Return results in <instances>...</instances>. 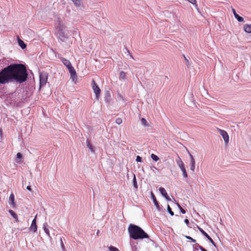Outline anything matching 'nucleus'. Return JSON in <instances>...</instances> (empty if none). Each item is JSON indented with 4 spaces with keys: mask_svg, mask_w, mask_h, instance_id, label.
<instances>
[{
    "mask_svg": "<svg viewBox=\"0 0 251 251\" xmlns=\"http://www.w3.org/2000/svg\"><path fill=\"white\" fill-rule=\"evenodd\" d=\"M178 166H179V168L180 169L181 171L185 168V165L184 163L182 164H181V165Z\"/></svg>",
    "mask_w": 251,
    "mask_h": 251,
    "instance_id": "35",
    "label": "nucleus"
},
{
    "mask_svg": "<svg viewBox=\"0 0 251 251\" xmlns=\"http://www.w3.org/2000/svg\"><path fill=\"white\" fill-rule=\"evenodd\" d=\"M22 153H21L20 152H18L17 154V157L18 158H21L22 157Z\"/></svg>",
    "mask_w": 251,
    "mask_h": 251,
    "instance_id": "36",
    "label": "nucleus"
},
{
    "mask_svg": "<svg viewBox=\"0 0 251 251\" xmlns=\"http://www.w3.org/2000/svg\"><path fill=\"white\" fill-rule=\"evenodd\" d=\"M186 238L187 239H189L190 240H191L192 242H194V243H195L196 242V240L193 239L192 237H191L190 236H186Z\"/></svg>",
    "mask_w": 251,
    "mask_h": 251,
    "instance_id": "33",
    "label": "nucleus"
},
{
    "mask_svg": "<svg viewBox=\"0 0 251 251\" xmlns=\"http://www.w3.org/2000/svg\"><path fill=\"white\" fill-rule=\"evenodd\" d=\"M232 12H233V13L234 16H235V15L237 14V13L236 12L234 8H232Z\"/></svg>",
    "mask_w": 251,
    "mask_h": 251,
    "instance_id": "39",
    "label": "nucleus"
},
{
    "mask_svg": "<svg viewBox=\"0 0 251 251\" xmlns=\"http://www.w3.org/2000/svg\"><path fill=\"white\" fill-rule=\"evenodd\" d=\"M181 171L182 172L183 177L184 178H187L188 177V175H187L186 169L185 168V169H183L182 170H181Z\"/></svg>",
    "mask_w": 251,
    "mask_h": 251,
    "instance_id": "26",
    "label": "nucleus"
},
{
    "mask_svg": "<svg viewBox=\"0 0 251 251\" xmlns=\"http://www.w3.org/2000/svg\"><path fill=\"white\" fill-rule=\"evenodd\" d=\"M86 144L87 147L91 150V151L93 152L95 151L94 147L91 144L90 141L88 139L86 140Z\"/></svg>",
    "mask_w": 251,
    "mask_h": 251,
    "instance_id": "13",
    "label": "nucleus"
},
{
    "mask_svg": "<svg viewBox=\"0 0 251 251\" xmlns=\"http://www.w3.org/2000/svg\"><path fill=\"white\" fill-rule=\"evenodd\" d=\"M234 17L240 22L244 21V18L240 16L238 14L235 15Z\"/></svg>",
    "mask_w": 251,
    "mask_h": 251,
    "instance_id": "22",
    "label": "nucleus"
},
{
    "mask_svg": "<svg viewBox=\"0 0 251 251\" xmlns=\"http://www.w3.org/2000/svg\"><path fill=\"white\" fill-rule=\"evenodd\" d=\"M122 119L120 118H117L116 120V123L118 125H120L122 123Z\"/></svg>",
    "mask_w": 251,
    "mask_h": 251,
    "instance_id": "32",
    "label": "nucleus"
},
{
    "mask_svg": "<svg viewBox=\"0 0 251 251\" xmlns=\"http://www.w3.org/2000/svg\"><path fill=\"white\" fill-rule=\"evenodd\" d=\"M136 160L137 162H141L142 161V158L140 156H137L136 157Z\"/></svg>",
    "mask_w": 251,
    "mask_h": 251,
    "instance_id": "34",
    "label": "nucleus"
},
{
    "mask_svg": "<svg viewBox=\"0 0 251 251\" xmlns=\"http://www.w3.org/2000/svg\"><path fill=\"white\" fill-rule=\"evenodd\" d=\"M176 161L178 166H180V165H181V164H182L184 163L182 161V159L179 156L178 157V159L176 160Z\"/></svg>",
    "mask_w": 251,
    "mask_h": 251,
    "instance_id": "29",
    "label": "nucleus"
},
{
    "mask_svg": "<svg viewBox=\"0 0 251 251\" xmlns=\"http://www.w3.org/2000/svg\"><path fill=\"white\" fill-rule=\"evenodd\" d=\"M133 185H134V187L135 188H138V185H137V181H136V177H135V175H134V177H133Z\"/></svg>",
    "mask_w": 251,
    "mask_h": 251,
    "instance_id": "27",
    "label": "nucleus"
},
{
    "mask_svg": "<svg viewBox=\"0 0 251 251\" xmlns=\"http://www.w3.org/2000/svg\"><path fill=\"white\" fill-rule=\"evenodd\" d=\"M9 212L10 215L16 220L17 222L18 221V216L12 210H9Z\"/></svg>",
    "mask_w": 251,
    "mask_h": 251,
    "instance_id": "16",
    "label": "nucleus"
},
{
    "mask_svg": "<svg viewBox=\"0 0 251 251\" xmlns=\"http://www.w3.org/2000/svg\"><path fill=\"white\" fill-rule=\"evenodd\" d=\"M141 122L145 126H148L147 121L145 118L141 119Z\"/></svg>",
    "mask_w": 251,
    "mask_h": 251,
    "instance_id": "30",
    "label": "nucleus"
},
{
    "mask_svg": "<svg viewBox=\"0 0 251 251\" xmlns=\"http://www.w3.org/2000/svg\"><path fill=\"white\" fill-rule=\"evenodd\" d=\"M151 198H152V199L153 200L154 205H155L156 208L158 209H159V203L155 198V196H154V195L153 194V193L152 192L151 193Z\"/></svg>",
    "mask_w": 251,
    "mask_h": 251,
    "instance_id": "11",
    "label": "nucleus"
},
{
    "mask_svg": "<svg viewBox=\"0 0 251 251\" xmlns=\"http://www.w3.org/2000/svg\"><path fill=\"white\" fill-rule=\"evenodd\" d=\"M244 30L248 33H251V24H245L244 25Z\"/></svg>",
    "mask_w": 251,
    "mask_h": 251,
    "instance_id": "12",
    "label": "nucleus"
},
{
    "mask_svg": "<svg viewBox=\"0 0 251 251\" xmlns=\"http://www.w3.org/2000/svg\"><path fill=\"white\" fill-rule=\"evenodd\" d=\"M184 223L187 225L188 226L189 224V220L187 219H185L184 220Z\"/></svg>",
    "mask_w": 251,
    "mask_h": 251,
    "instance_id": "37",
    "label": "nucleus"
},
{
    "mask_svg": "<svg viewBox=\"0 0 251 251\" xmlns=\"http://www.w3.org/2000/svg\"><path fill=\"white\" fill-rule=\"evenodd\" d=\"M189 156H190V157L191 158V160H192L193 159H194L193 156V155L191 153H189Z\"/></svg>",
    "mask_w": 251,
    "mask_h": 251,
    "instance_id": "41",
    "label": "nucleus"
},
{
    "mask_svg": "<svg viewBox=\"0 0 251 251\" xmlns=\"http://www.w3.org/2000/svg\"><path fill=\"white\" fill-rule=\"evenodd\" d=\"M128 230L130 237L133 239L149 238L148 235L141 227L136 225H130Z\"/></svg>",
    "mask_w": 251,
    "mask_h": 251,
    "instance_id": "2",
    "label": "nucleus"
},
{
    "mask_svg": "<svg viewBox=\"0 0 251 251\" xmlns=\"http://www.w3.org/2000/svg\"><path fill=\"white\" fill-rule=\"evenodd\" d=\"M36 217H37V215L35 216V218L32 221L31 225L30 227V229L32 231H33V232H36L37 231V225L36 224Z\"/></svg>",
    "mask_w": 251,
    "mask_h": 251,
    "instance_id": "10",
    "label": "nucleus"
},
{
    "mask_svg": "<svg viewBox=\"0 0 251 251\" xmlns=\"http://www.w3.org/2000/svg\"><path fill=\"white\" fill-rule=\"evenodd\" d=\"M197 247H198L201 250V248H203L202 247H201V246L199 245H198L197 246Z\"/></svg>",
    "mask_w": 251,
    "mask_h": 251,
    "instance_id": "42",
    "label": "nucleus"
},
{
    "mask_svg": "<svg viewBox=\"0 0 251 251\" xmlns=\"http://www.w3.org/2000/svg\"><path fill=\"white\" fill-rule=\"evenodd\" d=\"M74 4L77 7H79L81 5L82 3V0H71Z\"/></svg>",
    "mask_w": 251,
    "mask_h": 251,
    "instance_id": "17",
    "label": "nucleus"
},
{
    "mask_svg": "<svg viewBox=\"0 0 251 251\" xmlns=\"http://www.w3.org/2000/svg\"><path fill=\"white\" fill-rule=\"evenodd\" d=\"M71 78L72 79V81H74L75 83H76L77 81V76H76V74H72L71 75Z\"/></svg>",
    "mask_w": 251,
    "mask_h": 251,
    "instance_id": "21",
    "label": "nucleus"
},
{
    "mask_svg": "<svg viewBox=\"0 0 251 251\" xmlns=\"http://www.w3.org/2000/svg\"><path fill=\"white\" fill-rule=\"evenodd\" d=\"M126 77V73L124 71H121L120 73L119 78L120 80H124Z\"/></svg>",
    "mask_w": 251,
    "mask_h": 251,
    "instance_id": "18",
    "label": "nucleus"
},
{
    "mask_svg": "<svg viewBox=\"0 0 251 251\" xmlns=\"http://www.w3.org/2000/svg\"><path fill=\"white\" fill-rule=\"evenodd\" d=\"M60 60L62 62V63H63V64L66 66V67L69 69L70 67H71L72 65L70 62V61L67 59H65V58L64 57H61L60 58Z\"/></svg>",
    "mask_w": 251,
    "mask_h": 251,
    "instance_id": "9",
    "label": "nucleus"
},
{
    "mask_svg": "<svg viewBox=\"0 0 251 251\" xmlns=\"http://www.w3.org/2000/svg\"><path fill=\"white\" fill-rule=\"evenodd\" d=\"M18 41L19 45L21 47V48L22 49H24L26 48V45L23 40H22L19 38H18Z\"/></svg>",
    "mask_w": 251,
    "mask_h": 251,
    "instance_id": "14",
    "label": "nucleus"
},
{
    "mask_svg": "<svg viewBox=\"0 0 251 251\" xmlns=\"http://www.w3.org/2000/svg\"><path fill=\"white\" fill-rule=\"evenodd\" d=\"M40 89L44 86L47 83L48 79V74L46 72L40 73L39 75Z\"/></svg>",
    "mask_w": 251,
    "mask_h": 251,
    "instance_id": "4",
    "label": "nucleus"
},
{
    "mask_svg": "<svg viewBox=\"0 0 251 251\" xmlns=\"http://www.w3.org/2000/svg\"><path fill=\"white\" fill-rule=\"evenodd\" d=\"M151 158L155 161H157L159 160V157L153 153H152L151 154Z\"/></svg>",
    "mask_w": 251,
    "mask_h": 251,
    "instance_id": "25",
    "label": "nucleus"
},
{
    "mask_svg": "<svg viewBox=\"0 0 251 251\" xmlns=\"http://www.w3.org/2000/svg\"><path fill=\"white\" fill-rule=\"evenodd\" d=\"M28 78L26 68L23 64H13L0 71V84H5L16 81L19 83L25 82Z\"/></svg>",
    "mask_w": 251,
    "mask_h": 251,
    "instance_id": "1",
    "label": "nucleus"
},
{
    "mask_svg": "<svg viewBox=\"0 0 251 251\" xmlns=\"http://www.w3.org/2000/svg\"><path fill=\"white\" fill-rule=\"evenodd\" d=\"M68 69V70L69 71V73H70V75H72V74L75 75V74L76 73L75 69H74V68L72 66L71 67H70Z\"/></svg>",
    "mask_w": 251,
    "mask_h": 251,
    "instance_id": "20",
    "label": "nucleus"
},
{
    "mask_svg": "<svg viewBox=\"0 0 251 251\" xmlns=\"http://www.w3.org/2000/svg\"><path fill=\"white\" fill-rule=\"evenodd\" d=\"M91 85L92 89L96 94V99L97 100H98L101 91L94 79L92 80Z\"/></svg>",
    "mask_w": 251,
    "mask_h": 251,
    "instance_id": "5",
    "label": "nucleus"
},
{
    "mask_svg": "<svg viewBox=\"0 0 251 251\" xmlns=\"http://www.w3.org/2000/svg\"><path fill=\"white\" fill-rule=\"evenodd\" d=\"M44 230L45 233L49 236H50V231L49 229L46 227L45 225H44Z\"/></svg>",
    "mask_w": 251,
    "mask_h": 251,
    "instance_id": "31",
    "label": "nucleus"
},
{
    "mask_svg": "<svg viewBox=\"0 0 251 251\" xmlns=\"http://www.w3.org/2000/svg\"><path fill=\"white\" fill-rule=\"evenodd\" d=\"M9 200L10 201H11L12 204L13 206L14 207L15 206V202H14L15 197H14V194L13 193L10 194V195L9 196Z\"/></svg>",
    "mask_w": 251,
    "mask_h": 251,
    "instance_id": "15",
    "label": "nucleus"
},
{
    "mask_svg": "<svg viewBox=\"0 0 251 251\" xmlns=\"http://www.w3.org/2000/svg\"><path fill=\"white\" fill-rule=\"evenodd\" d=\"M184 58H185V61H186V65H189V62L188 60L185 56H184Z\"/></svg>",
    "mask_w": 251,
    "mask_h": 251,
    "instance_id": "38",
    "label": "nucleus"
},
{
    "mask_svg": "<svg viewBox=\"0 0 251 251\" xmlns=\"http://www.w3.org/2000/svg\"><path fill=\"white\" fill-rule=\"evenodd\" d=\"M198 228L201 234L204 235L213 245H215L214 242L213 241V239L207 234V233L205 232L199 226Z\"/></svg>",
    "mask_w": 251,
    "mask_h": 251,
    "instance_id": "7",
    "label": "nucleus"
},
{
    "mask_svg": "<svg viewBox=\"0 0 251 251\" xmlns=\"http://www.w3.org/2000/svg\"><path fill=\"white\" fill-rule=\"evenodd\" d=\"M159 191L161 194L165 198L167 201H171V198L168 196L166 190L163 187H160L159 189Z\"/></svg>",
    "mask_w": 251,
    "mask_h": 251,
    "instance_id": "8",
    "label": "nucleus"
},
{
    "mask_svg": "<svg viewBox=\"0 0 251 251\" xmlns=\"http://www.w3.org/2000/svg\"><path fill=\"white\" fill-rule=\"evenodd\" d=\"M26 189L29 191H31V188L30 186H27L26 187Z\"/></svg>",
    "mask_w": 251,
    "mask_h": 251,
    "instance_id": "40",
    "label": "nucleus"
},
{
    "mask_svg": "<svg viewBox=\"0 0 251 251\" xmlns=\"http://www.w3.org/2000/svg\"><path fill=\"white\" fill-rule=\"evenodd\" d=\"M130 57H131L132 58H133V57L132 56V55H130Z\"/></svg>",
    "mask_w": 251,
    "mask_h": 251,
    "instance_id": "44",
    "label": "nucleus"
},
{
    "mask_svg": "<svg viewBox=\"0 0 251 251\" xmlns=\"http://www.w3.org/2000/svg\"><path fill=\"white\" fill-rule=\"evenodd\" d=\"M167 211H168V212L170 214V215L171 216L174 215V212L172 210L171 208L170 207V206L169 205L167 206Z\"/></svg>",
    "mask_w": 251,
    "mask_h": 251,
    "instance_id": "28",
    "label": "nucleus"
},
{
    "mask_svg": "<svg viewBox=\"0 0 251 251\" xmlns=\"http://www.w3.org/2000/svg\"><path fill=\"white\" fill-rule=\"evenodd\" d=\"M66 28V27L65 25L61 21L58 22L55 27V35L62 42H64L68 37L67 34L65 32Z\"/></svg>",
    "mask_w": 251,
    "mask_h": 251,
    "instance_id": "3",
    "label": "nucleus"
},
{
    "mask_svg": "<svg viewBox=\"0 0 251 251\" xmlns=\"http://www.w3.org/2000/svg\"><path fill=\"white\" fill-rule=\"evenodd\" d=\"M176 205L182 214H185L186 213V211L179 205L178 203H176Z\"/></svg>",
    "mask_w": 251,
    "mask_h": 251,
    "instance_id": "23",
    "label": "nucleus"
},
{
    "mask_svg": "<svg viewBox=\"0 0 251 251\" xmlns=\"http://www.w3.org/2000/svg\"><path fill=\"white\" fill-rule=\"evenodd\" d=\"M201 251H207L204 248H201Z\"/></svg>",
    "mask_w": 251,
    "mask_h": 251,
    "instance_id": "43",
    "label": "nucleus"
},
{
    "mask_svg": "<svg viewBox=\"0 0 251 251\" xmlns=\"http://www.w3.org/2000/svg\"><path fill=\"white\" fill-rule=\"evenodd\" d=\"M218 130L220 132V134L223 137L225 142L226 143H227L229 141V136L227 134V133L224 130L218 129Z\"/></svg>",
    "mask_w": 251,
    "mask_h": 251,
    "instance_id": "6",
    "label": "nucleus"
},
{
    "mask_svg": "<svg viewBox=\"0 0 251 251\" xmlns=\"http://www.w3.org/2000/svg\"><path fill=\"white\" fill-rule=\"evenodd\" d=\"M195 169V161L194 159H193L192 160H191V167L190 170L193 172L194 171Z\"/></svg>",
    "mask_w": 251,
    "mask_h": 251,
    "instance_id": "19",
    "label": "nucleus"
},
{
    "mask_svg": "<svg viewBox=\"0 0 251 251\" xmlns=\"http://www.w3.org/2000/svg\"><path fill=\"white\" fill-rule=\"evenodd\" d=\"M108 249L109 250V251H120L119 250L118 248L112 246H110V247H109Z\"/></svg>",
    "mask_w": 251,
    "mask_h": 251,
    "instance_id": "24",
    "label": "nucleus"
}]
</instances>
